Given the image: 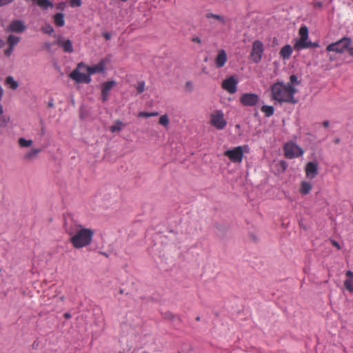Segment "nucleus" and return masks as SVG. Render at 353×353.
Returning a JSON list of instances; mask_svg holds the SVG:
<instances>
[{
	"label": "nucleus",
	"mask_w": 353,
	"mask_h": 353,
	"mask_svg": "<svg viewBox=\"0 0 353 353\" xmlns=\"http://www.w3.org/2000/svg\"><path fill=\"white\" fill-rule=\"evenodd\" d=\"M159 114L157 112H140L138 114L139 117H156Z\"/></svg>",
	"instance_id": "obj_30"
},
{
	"label": "nucleus",
	"mask_w": 353,
	"mask_h": 353,
	"mask_svg": "<svg viewBox=\"0 0 353 353\" xmlns=\"http://www.w3.org/2000/svg\"><path fill=\"white\" fill-rule=\"evenodd\" d=\"M292 53V48L291 47L290 45H285L281 49V51H280V56L283 59H288L290 58V57L291 56Z\"/></svg>",
	"instance_id": "obj_20"
},
{
	"label": "nucleus",
	"mask_w": 353,
	"mask_h": 353,
	"mask_svg": "<svg viewBox=\"0 0 353 353\" xmlns=\"http://www.w3.org/2000/svg\"><path fill=\"white\" fill-rule=\"evenodd\" d=\"M48 105L50 107H52L53 106V103L52 102H49Z\"/></svg>",
	"instance_id": "obj_47"
},
{
	"label": "nucleus",
	"mask_w": 353,
	"mask_h": 353,
	"mask_svg": "<svg viewBox=\"0 0 353 353\" xmlns=\"http://www.w3.org/2000/svg\"><path fill=\"white\" fill-rule=\"evenodd\" d=\"M81 5V0H70V6L79 7Z\"/></svg>",
	"instance_id": "obj_34"
},
{
	"label": "nucleus",
	"mask_w": 353,
	"mask_h": 353,
	"mask_svg": "<svg viewBox=\"0 0 353 353\" xmlns=\"http://www.w3.org/2000/svg\"><path fill=\"white\" fill-rule=\"evenodd\" d=\"M19 145L21 148H28L32 145V140H27L24 138H19L18 140Z\"/></svg>",
	"instance_id": "obj_27"
},
{
	"label": "nucleus",
	"mask_w": 353,
	"mask_h": 353,
	"mask_svg": "<svg viewBox=\"0 0 353 353\" xmlns=\"http://www.w3.org/2000/svg\"><path fill=\"white\" fill-rule=\"evenodd\" d=\"M270 92L272 99L279 103L295 104L297 103L294 97L297 90L289 83L277 81L270 86Z\"/></svg>",
	"instance_id": "obj_2"
},
{
	"label": "nucleus",
	"mask_w": 353,
	"mask_h": 353,
	"mask_svg": "<svg viewBox=\"0 0 353 353\" xmlns=\"http://www.w3.org/2000/svg\"><path fill=\"white\" fill-rule=\"evenodd\" d=\"M238 81L234 77H230L222 82V88L230 94H234L237 91Z\"/></svg>",
	"instance_id": "obj_12"
},
{
	"label": "nucleus",
	"mask_w": 353,
	"mask_h": 353,
	"mask_svg": "<svg viewBox=\"0 0 353 353\" xmlns=\"http://www.w3.org/2000/svg\"><path fill=\"white\" fill-rule=\"evenodd\" d=\"M41 151V150L39 148H32L24 154L23 159L26 161H33L37 158L38 154L40 153Z\"/></svg>",
	"instance_id": "obj_19"
},
{
	"label": "nucleus",
	"mask_w": 353,
	"mask_h": 353,
	"mask_svg": "<svg viewBox=\"0 0 353 353\" xmlns=\"http://www.w3.org/2000/svg\"><path fill=\"white\" fill-rule=\"evenodd\" d=\"M136 89L137 94H141L145 90V82L143 81H138Z\"/></svg>",
	"instance_id": "obj_31"
},
{
	"label": "nucleus",
	"mask_w": 353,
	"mask_h": 353,
	"mask_svg": "<svg viewBox=\"0 0 353 353\" xmlns=\"http://www.w3.org/2000/svg\"><path fill=\"white\" fill-rule=\"evenodd\" d=\"M334 143H339V139H336V140L334 141Z\"/></svg>",
	"instance_id": "obj_48"
},
{
	"label": "nucleus",
	"mask_w": 353,
	"mask_h": 353,
	"mask_svg": "<svg viewBox=\"0 0 353 353\" xmlns=\"http://www.w3.org/2000/svg\"><path fill=\"white\" fill-rule=\"evenodd\" d=\"M228 60L226 52L221 49L218 51L217 55L214 59V63L216 68H220L225 65Z\"/></svg>",
	"instance_id": "obj_17"
},
{
	"label": "nucleus",
	"mask_w": 353,
	"mask_h": 353,
	"mask_svg": "<svg viewBox=\"0 0 353 353\" xmlns=\"http://www.w3.org/2000/svg\"><path fill=\"white\" fill-rule=\"evenodd\" d=\"M116 85L114 81H105L101 85V98L103 101H106L108 99L109 92Z\"/></svg>",
	"instance_id": "obj_15"
},
{
	"label": "nucleus",
	"mask_w": 353,
	"mask_h": 353,
	"mask_svg": "<svg viewBox=\"0 0 353 353\" xmlns=\"http://www.w3.org/2000/svg\"><path fill=\"white\" fill-rule=\"evenodd\" d=\"M57 44L62 48L65 52L71 53L74 51L72 41L70 39H65L62 37H59Z\"/></svg>",
	"instance_id": "obj_16"
},
{
	"label": "nucleus",
	"mask_w": 353,
	"mask_h": 353,
	"mask_svg": "<svg viewBox=\"0 0 353 353\" xmlns=\"http://www.w3.org/2000/svg\"><path fill=\"white\" fill-rule=\"evenodd\" d=\"M105 63L104 60H101L99 63L92 66H88L83 63H80L78 64V68H84L90 76L95 73L102 72L105 69Z\"/></svg>",
	"instance_id": "obj_10"
},
{
	"label": "nucleus",
	"mask_w": 353,
	"mask_h": 353,
	"mask_svg": "<svg viewBox=\"0 0 353 353\" xmlns=\"http://www.w3.org/2000/svg\"><path fill=\"white\" fill-rule=\"evenodd\" d=\"M2 95H3V90H2L1 87L0 86V100L1 99Z\"/></svg>",
	"instance_id": "obj_46"
},
{
	"label": "nucleus",
	"mask_w": 353,
	"mask_h": 353,
	"mask_svg": "<svg viewBox=\"0 0 353 353\" xmlns=\"http://www.w3.org/2000/svg\"><path fill=\"white\" fill-rule=\"evenodd\" d=\"M299 38L296 40L294 49L300 51L303 49L313 48L319 47L317 43H313L309 40L308 28L305 26H303L299 30Z\"/></svg>",
	"instance_id": "obj_3"
},
{
	"label": "nucleus",
	"mask_w": 353,
	"mask_h": 353,
	"mask_svg": "<svg viewBox=\"0 0 353 353\" xmlns=\"http://www.w3.org/2000/svg\"><path fill=\"white\" fill-rule=\"evenodd\" d=\"M64 229L74 248L81 249L91 244L94 234L92 229L83 228L72 220L65 222Z\"/></svg>",
	"instance_id": "obj_1"
},
{
	"label": "nucleus",
	"mask_w": 353,
	"mask_h": 353,
	"mask_svg": "<svg viewBox=\"0 0 353 353\" xmlns=\"http://www.w3.org/2000/svg\"><path fill=\"white\" fill-rule=\"evenodd\" d=\"M348 52L351 57H353V47H351V46H350V48L348 49Z\"/></svg>",
	"instance_id": "obj_40"
},
{
	"label": "nucleus",
	"mask_w": 353,
	"mask_h": 353,
	"mask_svg": "<svg viewBox=\"0 0 353 353\" xmlns=\"http://www.w3.org/2000/svg\"><path fill=\"white\" fill-rule=\"evenodd\" d=\"M125 126V125L119 120H117L114 125L110 127V130L111 132L114 133L116 132H119L122 130V128Z\"/></svg>",
	"instance_id": "obj_25"
},
{
	"label": "nucleus",
	"mask_w": 353,
	"mask_h": 353,
	"mask_svg": "<svg viewBox=\"0 0 353 353\" xmlns=\"http://www.w3.org/2000/svg\"><path fill=\"white\" fill-rule=\"evenodd\" d=\"M44 32L46 33H51L53 32V28L50 26H48L44 29Z\"/></svg>",
	"instance_id": "obj_36"
},
{
	"label": "nucleus",
	"mask_w": 353,
	"mask_h": 353,
	"mask_svg": "<svg viewBox=\"0 0 353 353\" xmlns=\"http://www.w3.org/2000/svg\"><path fill=\"white\" fill-rule=\"evenodd\" d=\"M329 121H325L323 123V125L325 127V128H327L329 126Z\"/></svg>",
	"instance_id": "obj_42"
},
{
	"label": "nucleus",
	"mask_w": 353,
	"mask_h": 353,
	"mask_svg": "<svg viewBox=\"0 0 353 353\" xmlns=\"http://www.w3.org/2000/svg\"><path fill=\"white\" fill-rule=\"evenodd\" d=\"M54 24L58 27H63L65 25L63 14L59 12L54 16Z\"/></svg>",
	"instance_id": "obj_23"
},
{
	"label": "nucleus",
	"mask_w": 353,
	"mask_h": 353,
	"mask_svg": "<svg viewBox=\"0 0 353 353\" xmlns=\"http://www.w3.org/2000/svg\"><path fill=\"white\" fill-rule=\"evenodd\" d=\"M332 244L336 247L338 250L341 249V247L339 245V243L335 241H332Z\"/></svg>",
	"instance_id": "obj_37"
},
{
	"label": "nucleus",
	"mask_w": 353,
	"mask_h": 353,
	"mask_svg": "<svg viewBox=\"0 0 353 353\" xmlns=\"http://www.w3.org/2000/svg\"><path fill=\"white\" fill-rule=\"evenodd\" d=\"M196 321H199L200 320V318L198 316L196 319Z\"/></svg>",
	"instance_id": "obj_49"
},
{
	"label": "nucleus",
	"mask_w": 353,
	"mask_h": 353,
	"mask_svg": "<svg viewBox=\"0 0 353 353\" xmlns=\"http://www.w3.org/2000/svg\"><path fill=\"white\" fill-rule=\"evenodd\" d=\"M249 151V146L248 145H243L225 150L223 154L227 157L231 162L234 163H240L243 161L244 153H248Z\"/></svg>",
	"instance_id": "obj_4"
},
{
	"label": "nucleus",
	"mask_w": 353,
	"mask_h": 353,
	"mask_svg": "<svg viewBox=\"0 0 353 353\" xmlns=\"http://www.w3.org/2000/svg\"><path fill=\"white\" fill-rule=\"evenodd\" d=\"M284 155L287 159H294L303 156V150L295 143L290 141L283 146Z\"/></svg>",
	"instance_id": "obj_7"
},
{
	"label": "nucleus",
	"mask_w": 353,
	"mask_h": 353,
	"mask_svg": "<svg viewBox=\"0 0 353 353\" xmlns=\"http://www.w3.org/2000/svg\"><path fill=\"white\" fill-rule=\"evenodd\" d=\"M26 29V26L21 20H14L7 28V32H12L17 33L23 32Z\"/></svg>",
	"instance_id": "obj_13"
},
{
	"label": "nucleus",
	"mask_w": 353,
	"mask_h": 353,
	"mask_svg": "<svg viewBox=\"0 0 353 353\" xmlns=\"http://www.w3.org/2000/svg\"><path fill=\"white\" fill-rule=\"evenodd\" d=\"M239 101L243 106L252 107L259 103L260 97L254 93H244L240 97Z\"/></svg>",
	"instance_id": "obj_9"
},
{
	"label": "nucleus",
	"mask_w": 353,
	"mask_h": 353,
	"mask_svg": "<svg viewBox=\"0 0 353 353\" xmlns=\"http://www.w3.org/2000/svg\"><path fill=\"white\" fill-rule=\"evenodd\" d=\"M305 175L310 179H314L318 175V163L316 162H308L305 168Z\"/></svg>",
	"instance_id": "obj_14"
},
{
	"label": "nucleus",
	"mask_w": 353,
	"mask_h": 353,
	"mask_svg": "<svg viewBox=\"0 0 353 353\" xmlns=\"http://www.w3.org/2000/svg\"><path fill=\"white\" fill-rule=\"evenodd\" d=\"M14 1V0H0V7L7 6L13 2Z\"/></svg>",
	"instance_id": "obj_35"
},
{
	"label": "nucleus",
	"mask_w": 353,
	"mask_h": 353,
	"mask_svg": "<svg viewBox=\"0 0 353 353\" xmlns=\"http://www.w3.org/2000/svg\"><path fill=\"white\" fill-rule=\"evenodd\" d=\"M81 68H77L74 70L70 74V77L77 83H89L91 81V78L89 74H86L79 72Z\"/></svg>",
	"instance_id": "obj_11"
},
{
	"label": "nucleus",
	"mask_w": 353,
	"mask_h": 353,
	"mask_svg": "<svg viewBox=\"0 0 353 353\" xmlns=\"http://www.w3.org/2000/svg\"><path fill=\"white\" fill-rule=\"evenodd\" d=\"M169 118L167 114L161 115L159 120V123L164 127H167L169 124Z\"/></svg>",
	"instance_id": "obj_29"
},
{
	"label": "nucleus",
	"mask_w": 353,
	"mask_h": 353,
	"mask_svg": "<svg viewBox=\"0 0 353 353\" xmlns=\"http://www.w3.org/2000/svg\"><path fill=\"white\" fill-rule=\"evenodd\" d=\"M261 110L267 117H270L274 114V108L273 106L264 105L261 107Z\"/></svg>",
	"instance_id": "obj_24"
},
{
	"label": "nucleus",
	"mask_w": 353,
	"mask_h": 353,
	"mask_svg": "<svg viewBox=\"0 0 353 353\" xmlns=\"http://www.w3.org/2000/svg\"><path fill=\"white\" fill-rule=\"evenodd\" d=\"M290 83H289L293 86H294V85H299L300 83V82L298 81L297 77L294 74H292L290 77Z\"/></svg>",
	"instance_id": "obj_32"
},
{
	"label": "nucleus",
	"mask_w": 353,
	"mask_h": 353,
	"mask_svg": "<svg viewBox=\"0 0 353 353\" xmlns=\"http://www.w3.org/2000/svg\"><path fill=\"white\" fill-rule=\"evenodd\" d=\"M20 41V37L10 34L8 36L7 41L9 46L14 47Z\"/></svg>",
	"instance_id": "obj_26"
},
{
	"label": "nucleus",
	"mask_w": 353,
	"mask_h": 353,
	"mask_svg": "<svg viewBox=\"0 0 353 353\" xmlns=\"http://www.w3.org/2000/svg\"><path fill=\"white\" fill-rule=\"evenodd\" d=\"M5 43L3 39L0 38V48H1L4 46Z\"/></svg>",
	"instance_id": "obj_44"
},
{
	"label": "nucleus",
	"mask_w": 353,
	"mask_h": 353,
	"mask_svg": "<svg viewBox=\"0 0 353 353\" xmlns=\"http://www.w3.org/2000/svg\"><path fill=\"white\" fill-rule=\"evenodd\" d=\"M263 51L264 47L263 43L259 40L254 41L252 43V51L250 53L252 61L255 63H259L261 60Z\"/></svg>",
	"instance_id": "obj_8"
},
{
	"label": "nucleus",
	"mask_w": 353,
	"mask_h": 353,
	"mask_svg": "<svg viewBox=\"0 0 353 353\" xmlns=\"http://www.w3.org/2000/svg\"><path fill=\"white\" fill-rule=\"evenodd\" d=\"M312 188V185L310 182L303 181L301 183L299 191L301 194L306 195L310 193Z\"/></svg>",
	"instance_id": "obj_21"
},
{
	"label": "nucleus",
	"mask_w": 353,
	"mask_h": 353,
	"mask_svg": "<svg viewBox=\"0 0 353 353\" xmlns=\"http://www.w3.org/2000/svg\"><path fill=\"white\" fill-rule=\"evenodd\" d=\"M206 17L208 19H211V18L214 19L216 20L219 21L220 22H221L223 24L225 23L224 18L222 16L219 15V14H215L213 13H208L206 14Z\"/></svg>",
	"instance_id": "obj_28"
},
{
	"label": "nucleus",
	"mask_w": 353,
	"mask_h": 353,
	"mask_svg": "<svg viewBox=\"0 0 353 353\" xmlns=\"http://www.w3.org/2000/svg\"><path fill=\"white\" fill-rule=\"evenodd\" d=\"M351 44L352 39L349 37H345L336 42L329 44L326 47V51L342 54L346 50H348Z\"/></svg>",
	"instance_id": "obj_5"
},
{
	"label": "nucleus",
	"mask_w": 353,
	"mask_h": 353,
	"mask_svg": "<svg viewBox=\"0 0 353 353\" xmlns=\"http://www.w3.org/2000/svg\"><path fill=\"white\" fill-rule=\"evenodd\" d=\"M3 113V109L1 105H0V116H1Z\"/></svg>",
	"instance_id": "obj_45"
},
{
	"label": "nucleus",
	"mask_w": 353,
	"mask_h": 353,
	"mask_svg": "<svg viewBox=\"0 0 353 353\" xmlns=\"http://www.w3.org/2000/svg\"><path fill=\"white\" fill-rule=\"evenodd\" d=\"M210 123L217 130H223L227 125L224 113L221 110H216L210 115Z\"/></svg>",
	"instance_id": "obj_6"
},
{
	"label": "nucleus",
	"mask_w": 353,
	"mask_h": 353,
	"mask_svg": "<svg viewBox=\"0 0 353 353\" xmlns=\"http://www.w3.org/2000/svg\"><path fill=\"white\" fill-rule=\"evenodd\" d=\"M14 48V47H13V46H9V47L4 50L5 56L10 57L13 52Z\"/></svg>",
	"instance_id": "obj_33"
},
{
	"label": "nucleus",
	"mask_w": 353,
	"mask_h": 353,
	"mask_svg": "<svg viewBox=\"0 0 353 353\" xmlns=\"http://www.w3.org/2000/svg\"><path fill=\"white\" fill-rule=\"evenodd\" d=\"M5 84L12 90H16L19 87V83L12 76L6 78Z\"/></svg>",
	"instance_id": "obj_22"
},
{
	"label": "nucleus",
	"mask_w": 353,
	"mask_h": 353,
	"mask_svg": "<svg viewBox=\"0 0 353 353\" xmlns=\"http://www.w3.org/2000/svg\"><path fill=\"white\" fill-rule=\"evenodd\" d=\"M192 41H193V42H196V43H200L201 42V41L200 38H199V37H194V38L192 39Z\"/></svg>",
	"instance_id": "obj_39"
},
{
	"label": "nucleus",
	"mask_w": 353,
	"mask_h": 353,
	"mask_svg": "<svg viewBox=\"0 0 353 353\" xmlns=\"http://www.w3.org/2000/svg\"><path fill=\"white\" fill-rule=\"evenodd\" d=\"M54 299H55L56 300H58V301H60L61 302H63L64 301V297L63 296H54Z\"/></svg>",
	"instance_id": "obj_38"
},
{
	"label": "nucleus",
	"mask_w": 353,
	"mask_h": 353,
	"mask_svg": "<svg viewBox=\"0 0 353 353\" xmlns=\"http://www.w3.org/2000/svg\"><path fill=\"white\" fill-rule=\"evenodd\" d=\"M103 36L105 38V39H107V40L110 39V34L109 33H104Z\"/></svg>",
	"instance_id": "obj_41"
},
{
	"label": "nucleus",
	"mask_w": 353,
	"mask_h": 353,
	"mask_svg": "<svg viewBox=\"0 0 353 353\" xmlns=\"http://www.w3.org/2000/svg\"><path fill=\"white\" fill-rule=\"evenodd\" d=\"M64 317H65V319H70V318H71V315H70V313H65V314H64Z\"/></svg>",
	"instance_id": "obj_43"
},
{
	"label": "nucleus",
	"mask_w": 353,
	"mask_h": 353,
	"mask_svg": "<svg viewBox=\"0 0 353 353\" xmlns=\"http://www.w3.org/2000/svg\"><path fill=\"white\" fill-rule=\"evenodd\" d=\"M345 275L347 279L344 281V287L347 291L353 292V272L348 270Z\"/></svg>",
	"instance_id": "obj_18"
}]
</instances>
